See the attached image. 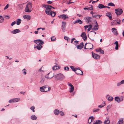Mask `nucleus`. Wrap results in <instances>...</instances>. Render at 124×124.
Here are the masks:
<instances>
[{
    "mask_svg": "<svg viewBox=\"0 0 124 124\" xmlns=\"http://www.w3.org/2000/svg\"><path fill=\"white\" fill-rule=\"evenodd\" d=\"M42 6L46 8L45 13L47 15H50L52 17H54L56 15L55 12L53 11H50V8L49 7V5L43 4Z\"/></svg>",
    "mask_w": 124,
    "mask_h": 124,
    "instance_id": "nucleus-1",
    "label": "nucleus"
},
{
    "mask_svg": "<svg viewBox=\"0 0 124 124\" xmlns=\"http://www.w3.org/2000/svg\"><path fill=\"white\" fill-rule=\"evenodd\" d=\"M54 78H55V80L56 81L62 80L64 79L65 76L62 74L59 73L55 75Z\"/></svg>",
    "mask_w": 124,
    "mask_h": 124,
    "instance_id": "nucleus-2",
    "label": "nucleus"
},
{
    "mask_svg": "<svg viewBox=\"0 0 124 124\" xmlns=\"http://www.w3.org/2000/svg\"><path fill=\"white\" fill-rule=\"evenodd\" d=\"M31 4L30 2L28 3L26 5L25 9V11L26 12H31L32 9Z\"/></svg>",
    "mask_w": 124,
    "mask_h": 124,
    "instance_id": "nucleus-3",
    "label": "nucleus"
},
{
    "mask_svg": "<svg viewBox=\"0 0 124 124\" xmlns=\"http://www.w3.org/2000/svg\"><path fill=\"white\" fill-rule=\"evenodd\" d=\"M54 76L53 73L50 72L45 76V78L47 79H50L53 77H54Z\"/></svg>",
    "mask_w": 124,
    "mask_h": 124,
    "instance_id": "nucleus-4",
    "label": "nucleus"
},
{
    "mask_svg": "<svg viewBox=\"0 0 124 124\" xmlns=\"http://www.w3.org/2000/svg\"><path fill=\"white\" fill-rule=\"evenodd\" d=\"M116 11L115 12L117 16L120 15H121L123 12V11L122 9L120 8L116 9H115Z\"/></svg>",
    "mask_w": 124,
    "mask_h": 124,
    "instance_id": "nucleus-5",
    "label": "nucleus"
},
{
    "mask_svg": "<svg viewBox=\"0 0 124 124\" xmlns=\"http://www.w3.org/2000/svg\"><path fill=\"white\" fill-rule=\"evenodd\" d=\"M34 42L35 43L38 44H39V45H42L44 44V42L42 40L40 39L34 40Z\"/></svg>",
    "mask_w": 124,
    "mask_h": 124,
    "instance_id": "nucleus-6",
    "label": "nucleus"
},
{
    "mask_svg": "<svg viewBox=\"0 0 124 124\" xmlns=\"http://www.w3.org/2000/svg\"><path fill=\"white\" fill-rule=\"evenodd\" d=\"M58 17L59 18H60L63 20H66V19H68V16H66L65 14H62L58 16Z\"/></svg>",
    "mask_w": 124,
    "mask_h": 124,
    "instance_id": "nucleus-7",
    "label": "nucleus"
},
{
    "mask_svg": "<svg viewBox=\"0 0 124 124\" xmlns=\"http://www.w3.org/2000/svg\"><path fill=\"white\" fill-rule=\"evenodd\" d=\"M92 57L95 59H98L100 58V56L97 54H93V52H92Z\"/></svg>",
    "mask_w": 124,
    "mask_h": 124,
    "instance_id": "nucleus-8",
    "label": "nucleus"
},
{
    "mask_svg": "<svg viewBox=\"0 0 124 124\" xmlns=\"http://www.w3.org/2000/svg\"><path fill=\"white\" fill-rule=\"evenodd\" d=\"M62 25L61 26V29L63 32L65 31L66 28V23L65 22L62 21Z\"/></svg>",
    "mask_w": 124,
    "mask_h": 124,
    "instance_id": "nucleus-9",
    "label": "nucleus"
},
{
    "mask_svg": "<svg viewBox=\"0 0 124 124\" xmlns=\"http://www.w3.org/2000/svg\"><path fill=\"white\" fill-rule=\"evenodd\" d=\"M91 18H92L90 17H84V19L88 23H89L90 22H92V20L90 19Z\"/></svg>",
    "mask_w": 124,
    "mask_h": 124,
    "instance_id": "nucleus-10",
    "label": "nucleus"
},
{
    "mask_svg": "<svg viewBox=\"0 0 124 124\" xmlns=\"http://www.w3.org/2000/svg\"><path fill=\"white\" fill-rule=\"evenodd\" d=\"M80 36L85 41L86 40L87 37L85 32H83L82 34Z\"/></svg>",
    "mask_w": 124,
    "mask_h": 124,
    "instance_id": "nucleus-11",
    "label": "nucleus"
},
{
    "mask_svg": "<svg viewBox=\"0 0 124 124\" xmlns=\"http://www.w3.org/2000/svg\"><path fill=\"white\" fill-rule=\"evenodd\" d=\"M84 43L81 42L79 45H78L77 46V48L78 49H81L83 48L84 46Z\"/></svg>",
    "mask_w": 124,
    "mask_h": 124,
    "instance_id": "nucleus-12",
    "label": "nucleus"
},
{
    "mask_svg": "<svg viewBox=\"0 0 124 124\" xmlns=\"http://www.w3.org/2000/svg\"><path fill=\"white\" fill-rule=\"evenodd\" d=\"M47 88V87L46 86H43L40 87V90L41 92H46L45 89Z\"/></svg>",
    "mask_w": 124,
    "mask_h": 124,
    "instance_id": "nucleus-13",
    "label": "nucleus"
},
{
    "mask_svg": "<svg viewBox=\"0 0 124 124\" xmlns=\"http://www.w3.org/2000/svg\"><path fill=\"white\" fill-rule=\"evenodd\" d=\"M106 16L108 17L109 19L110 20H112L111 14L110 12H108L106 14Z\"/></svg>",
    "mask_w": 124,
    "mask_h": 124,
    "instance_id": "nucleus-14",
    "label": "nucleus"
},
{
    "mask_svg": "<svg viewBox=\"0 0 124 124\" xmlns=\"http://www.w3.org/2000/svg\"><path fill=\"white\" fill-rule=\"evenodd\" d=\"M75 73L77 75H82L83 74V71L79 69L75 71Z\"/></svg>",
    "mask_w": 124,
    "mask_h": 124,
    "instance_id": "nucleus-15",
    "label": "nucleus"
},
{
    "mask_svg": "<svg viewBox=\"0 0 124 124\" xmlns=\"http://www.w3.org/2000/svg\"><path fill=\"white\" fill-rule=\"evenodd\" d=\"M94 117L93 116H91L89 118L88 122L89 124H90L92 121L94 120Z\"/></svg>",
    "mask_w": 124,
    "mask_h": 124,
    "instance_id": "nucleus-16",
    "label": "nucleus"
},
{
    "mask_svg": "<svg viewBox=\"0 0 124 124\" xmlns=\"http://www.w3.org/2000/svg\"><path fill=\"white\" fill-rule=\"evenodd\" d=\"M21 32L20 31L19 29H16L14 30L11 32V33L13 34H15L16 33L20 32Z\"/></svg>",
    "mask_w": 124,
    "mask_h": 124,
    "instance_id": "nucleus-17",
    "label": "nucleus"
},
{
    "mask_svg": "<svg viewBox=\"0 0 124 124\" xmlns=\"http://www.w3.org/2000/svg\"><path fill=\"white\" fill-rule=\"evenodd\" d=\"M111 30L112 32L114 33L115 35H117L118 34L117 32L116 31V30L115 28H113Z\"/></svg>",
    "mask_w": 124,
    "mask_h": 124,
    "instance_id": "nucleus-18",
    "label": "nucleus"
},
{
    "mask_svg": "<svg viewBox=\"0 0 124 124\" xmlns=\"http://www.w3.org/2000/svg\"><path fill=\"white\" fill-rule=\"evenodd\" d=\"M106 98L108 101H112L113 99V98L112 97L110 96L109 95H107V96Z\"/></svg>",
    "mask_w": 124,
    "mask_h": 124,
    "instance_id": "nucleus-19",
    "label": "nucleus"
},
{
    "mask_svg": "<svg viewBox=\"0 0 124 124\" xmlns=\"http://www.w3.org/2000/svg\"><path fill=\"white\" fill-rule=\"evenodd\" d=\"M74 24L79 23L80 24H82L83 23V22L80 19H78L75 21L74 22Z\"/></svg>",
    "mask_w": 124,
    "mask_h": 124,
    "instance_id": "nucleus-20",
    "label": "nucleus"
},
{
    "mask_svg": "<svg viewBox=\"0 0 124 124\" xmlns=\"http://www.w3.org/2000/svg\"><path fill=\"white\" fill-rule=\"evenodd\" d=\"M102 123L101 121L100 120L94 121L93 124H101Z\"/></svg>",
    "mask_w": 124,
    "mask_h": 124,
    "instance_id": "nucleus-21",
    "label": "nucleus"
},
{
    "mask_svg": "<svg viewBox=\"0 0 124 124\" xmlns=\"http://www.w3.org/2000/svg\"><path fill=\"white\" fill-rule=\"evenodd\" d=\"M23 18L25 19H27L28 20H29L31 19V16L29 15H25L23 16Z\"/></svg>",
    "mask_w": 124,
    "mask_h": 124,
    "instance_id": "nucleus-22",
    "label": "nucleus"
},
{
    "mask_svg": "<svg viewBox=\"0 0 124 124\" xmlns=\"http://www.w3.org/2000/svg\"><path fill=\"white\" fill-rule=\"evenodd\" d=\"M110 121L109 118L108 117H106V120L105 121L104 123L105 124H109Z\"/></svg>",
    "mask_w": 124,
    "mask_h": 124,
    "instance_id": "nucleus-23",
    "label": "nucleus"
},
{
    "mask_svg": "<svg viewBox=\"0 0 124 124\" xmlns=\"http://www.w3.org/2000/svg\"><path fill=\"white\" fill-rule=\"evenodd\" d=\"M98 25H95L92 28V30L94 31H96L99 28Z\"/></svg>",
    "mask_w": 124,
    "mask_h": 124,
    "instance_id": "nucleus-24",
    "label": "nucleus"
},
{
    "mask_svg": "<svg viewBox=\"0 0 124 124\" xmlns=\"http://www.w3.org/2000/svg\"><path fill=\"white\" fill-rule=\"evenodd\" d=\"M115 100L118 103H119L122 101L120 99V98L118 97H116L115 98Z\"/></svg>",
    "mask_w": 124,
    "mask_h": 124,
    "instance_id": "nucleus-25",
    "label": "nucleus"
},
{
    "mask_svg": "<svg viewBox=\"0 0 124 124\" xmlns=\"http://www.w3.org/2000/svg\"><path fill=\"white\" fill-rule=\"evenodd\" d=\"M59 111L57 109H55L54 111V113L56 115H58L59 113Z\"/></svg>",
    "mask_w": 124,
    "mask_h": 124,
    "instance_id": "nucleus-26",
    "label": "nucleus"
},
{
    "mask_svg": "<svg viewBox=\"0 0 124 124\" xmlns=\"http://www.w3.org/2000/svg\"><path fill=\"white\" fill-rule=\"evenodd\" d=\"M13 102H15L18 101L20 100L19 98H16L12 99Z\"/></svg>",
    "mask_w": 124,
    "mask_h": 124,
    "instance_id": "nucleus-27",
    "label": "nucleus"
},
{
    "mask_svg": "<svg viewBox=\"0 0 124 124\" xmlns=\"http://www.w3.org/2000/svg\"><path fill=\"white\" fill-rule=\"evenodd\" d=\"M59 67L58 66V65L56 64L55 66H54L52 68V69L53 70H56L57 68H59Z\"/></svg>",
    "mask_w": 124,
    "mask_h": 124,
    "instance_id": "nucleus-28",
    "label": "nucleus"
},
{
    "mask_svg": "<svg viewBox=\"0 0 124 124\" xmlns=\"http://www.w3.org/2000/svg\"><path fill=\"white\" fill-rule=\"evenodd\" d=\"M70 68L73 71L75 72L78 69L77 68H75L73 66H70Z\"/></svg>",
    "mask_w": 124,
    "mask_h": 124,
    "instance_id": "nucleus-29",
    "label": "nucleus"
},
{
    "mask_svg": "<svg viewBox=\"0 0 124 124\" xmlns=\"http://www.w3.org/2000/svg\"><path fill=\"white\" fill-rule=\"evenodd\" d=\"M91 33L90 34V36H93L94 37L95 36L96 32L94 31H91L90 32Z\"/></svg>",
    "mask_w": 124,
    "mask_h": 124,
    "instance_id": "nucleus-30",
    "label": "nucleus"
},
{
    "mask_svg": "<svg viewBox=\"0 0 124 124\" xmlns=\"http://www.w3.org/2000/svg\"><path fill=\"white\" fill-rule=\"evenodd\" d=\"M98 8H105V6L102 4H99L98 5Z\"/></svg>",
    "mask_w": 124,
    "mask_h": 124,
    "instance_id": "nucleus-31",
    "label": "nucleus"
},
{
    "mask_svg": "<svg viewBox=\"0 0 124 124\" xmlns=\"http://www.w3.org/2000/svg\"><path fill=\"white\" fill-rule=\"evenodd\" d=\"M31 118L33 120H35L37 119V117L35 115H32L31 116Z\"/></svg>",
    "mask_w": 124,
    "mask_h": 124,
    "instance_id": "nucleus-32",
    "label": "nucleus"
},
{
    "mask_svg": "<svg viewBox=\"0 0 124 124\" xmlns=\"http://www.w3.org/2000/svg\"><path fill=\"white\" fill-rule=\"evenodd\" d=\"M4 21V19L3 17L1 16H0V23H2Z\"/></svg>",
    "mask_w": 124,
    "mask_h": 124,
    "instance_id": "nucleus-33",
    "label": "nucleus"
},
{
    "mask_svg": "<svg viewBox=\"0 0 124 124\" xmlns=\"http://www.w3.org/2000/svg\"><path fill=\"white\" fill-rule=\"evenodd\" d=\"M36 47L38 50H41L42 48V45H39L37 46Z\"/></svg>",
    "mask_w": 124,
    "mask_h": 124,
    "instance_id": "nucleus-34",
    "label": "nucleus"
},
{
    "mask_svg": "<svg viewBox=\"0 0 124 124\" xmlns=\"http://www.w3.org/2000/svg\"><path fill=\"white\" fill-rule=\"evenodd\" d=\"M91 8H84V9L87 10H88L89 9H90L91 10H92L93 9V7L92 5H91Z\"/></svg>",
    "mask_w": 124,
    "mask_h": 124,
    "instance_id": "nucleus-35",
    "label": "nucleus"
},
{
    "mask_svg": "<svg viewBox=\"0 0 124 124\" xmlns=\"http://www.w3.org/2000/svg\"><path fill=\"white\" fill-rule=\"evenodd\" d=\"M22 73L25 75L27 73L25 69H24L22 70Z\"/></svg>",
    "mask_w": 124,
    "mask_h": 124,
    "instance_id": "nucleus-36",
    "label": "nucleus"
},
{
    "mask_svg": "<svg viewBox=\"0 0 124 124\" xmlns=\"http://www.w3.org/2000/svg\"><path fill=\"white\" fill-rule=\"evenodd\" d=\"M70 90L69 92L70 93H71L73 92L74 90V87L73 86H71L70 87Z\"/></svg>",
    "mask_w": 124,
    "mask_h": 124,
    "instance_id": "nucleus-37",
    "label": "nucleus"
},
{
    "mask_svg": "<svg viewBox=\"0 0 124 124\" xmlns=\"http://www.w3.org/2000/svg\"><path fill=\"white\" fill-rule=\"evenodd\" d=\"M111 24L112 25H116V22L115 20H113L111 23Z\"/></svg>",
    "mask_w": 124,
    "mask_h": 124,
    "instance_id": "nucleus-38",
    "label": "nucleus"
},
{
    "mask_svg": "<svg viewBox=\"0 0 124 124\" xmlns=\"http://www.w3.org/2000/svg\"><path fill=\"white\" fill-rule=\"evenodd\" d=\"M21 19H18L17 22L16 24L17 25H19L21 23Z\"/></svg>",
    "mask_w": 124,
    "mask_h": 124,
    "instance_id": "nucleus-39",
    "label": "nucleus"
},
{
    "mask_svg": "<svg viewBox=\"0 0 124 124\" xmlns=\"http://www.w3.org/2000/svg\"><path fill=\"white\" fill-rule=\"evenodd\" d=\"M105 105V103L104 102V103H102V105L98 106V107L99 108H101L104 106Z\"/></svg>",
    "mask_w": 124,
    "mask_h": 124,
    "instance_id": "nucleus-40",
    "label": "nucleus"
},
{
    "mask_svg": "<svg viewBox=\"0 0 124 124\" xmlns=\"http://www.w3.org/2000/svg\"><path fill=\"white\" fill-rule=\"evenodd\" d=\"M123 120H121L119 121L117 124H123Z\"/></svg>",
    "mask_w": 124,
    "mask_h": 124,
    "instance_id": "nucleus-41",
    "label": "nucleus"
},
{
    "mask_svg": "<svg viewBox=\"0 0 124 124\" xmlns=\"http://www.w3.org/2000/svg\"><path fill=\"white\" fill-rule=\"evenodd\" d=\"M108 6H115V4L112 3V2H110L109 3H108Z\"/></svg>",
    "mask_w": 124,
    "mask_h": 124,
    "instance_id": "nucleus-42",
    "label": "nucleus"
},
{
    "mask_svg": "<svg viewBox=\"0 0 124 124\" xmlns=\"http://www.w3.org/2000/svg\"><path fill=\"white\" fill-rule=\"evenodd\" d=\"M19 9L20 10L22 9L23 8V6L22 5H18Z\"/></svg>",
    "mask_w": 124,
    "mask_h": 124,
    "instance_id": "nucleus-43",
    "label": "nucleus"
},
{
    "mask_svg": "<svg viewBox=\"0 0 124 124\" xmlns=\"http://www.w3.org/2000/svg\"><path fill=\"white\" fill-rule=\"evenodd\" d=\"M51 40L52 41H54L56 39L55 38L54 36L52 37L51 38Z\"/></svg>",
    "mask_w": 124,
    "mask_h": 124,
    "instance_id": "nucleus-44",
    "label": "nucleus"
},
{
    "mask_svg": "<svg viewBox=\"0 0 124 124\" xmlns=\"http://www.w3.org/2000/svg\"><path fill=\"white\" fill-rule=\"evenodd\" d=\"M40 29H42V31H44L45 30V28H38L37 29V30L38 31Z\"/></svg>",
    "mask_w": 124,
    "mask_h": 124,
    "instance_id": "nucleus-45",
    "label": "nucleus"
},
{
    "mask_svg": "<svg viewBox=\"0 0 124 124\" xmlns=\"http://www.w3.org/2000/svg\"><path fill=\"white\" fill-rule=\"evenodd\" d=\"M35 108V107L34 106H33L31 107L30 108V109H31L32 110V111L33 112H35V110H34Z\"/></svg>",
    "mask_w": 124,
    "mask_h": 124,
    "instance_id": "nucleus-46",
    "label": "nucleus"
},
{
    "mask_svg": "<svg viewBox=\"0 0 124 124\" xmlns=\"http://www.w3.org/2000/svg\"><path fill=\"white\" fill-rule=\"evenodd\" d=\"M9 6V5L8 4H7V5H6V6L4 7V10L6 9H7L8 8Z\"/></svg>",
    "mask_w": 124,
    "mask_h": 124,
    "instance_id": "nucleus-47",
    "label": "nucleus"
},
{
    "mask_svg": "<svg viewBox=\"0 0 124 124\" xmlns=\"http://www.w3.org/2000/svg\"><path fill=\"white\" fill-rule=\"evenodd\" d=\"M101 49L100 48H99V49H96V51L97 52H100V51L101 50Z\"/></svg>",
    "mask_w": 124,
    "mask_h": 124,
    "instance_id": "nucleus-48",
    "label": "nucleus"
},
{
    "mask_svg": "<svg viewBox=\"0 0 124 124\" xmlns=\"http://www.w3.org/2000/svg\"><path fill=\"white\" fill-rule=\"evenodd\" d=\"M64 38L65 39L67 40L68 41L69 38L68 37L65 36L64 37Z\"/></svg>",
    "mask_w": 124,
    "mask_h": 124,
    "instance_id": "nucleus-49",
    "label": "nucleus"
},
{
    "mask_svg": "<svg viewBox=\"0 0 124 124\" xmlns=\"http://www.w3.org/2000/svg\"><path fill=\"white\" fill-rule=\"evenodd\" d=\"M45 80V79L44 78H41L40 81V82H41V83H43Z\"/></svg>",
    "mask_w": 124,
    "mask_h": 124,
    "instance_id": "nucleus-50",
    "label": "nucleus"
},
{
    "mask_svg": "<svg viewBox=\"0 0 124 124\" xmlns=\"http://www.w3.org/2000/svg\"><path fill=\"white\" fill-rule=\"evenodd\" d=\"M16 22L15 21L12 22L11 24V25L12 26H13L14 25L16 24Z\"/></svg>",
    "mask_w": 124,
    "mask_h": 124,
    "instance_id": "nucleus-51",
    "label": "nucleus"
},
{
    "mask_svg": "<svg viewBox=\"0 0 124 124\" xmlns=\"http://www.w3.org/2000/svg\"><path fill=\"white\" fill-rule=\"evenodd\" d=\"M60 115L62 116H63L64 115V113L62 111H61L60 112Z\"/></svg>",
    "mask_w": 124,
    "mask_h": 124,
    "instance_id": "nucleus-52",
    "label": "nucleus"
},
{
    "mask_svg": "<svg viewBox=\"0 0 124 124\" xmlns=\"http://www.w3.org/2000/svg\"><path fill=\"white\" fill-rule=\"evenodd\" d=\"M116 25L117 24L119 25H120L121 24V21H117L116 22Z\"/></svg>",
    "mask_w": 124,
    "mask_h": 124,
    "instance_id": "nucleus-53",
    "label": "nucleus"
},
{
    "mask_svg": "<svg viewBox=\"0 0 124 124\" xmlns=\"http://www.w3.org/2000/svg\"><path fill=\"white\" fill-rule=\"evenodd\" d=\"M99 108H98L97 109H94L93 110V112H97L98 111H99Z\"/></svg>",
    "mask_w": 124,
    "mask_h": 124,
    "instance_id": "nucleus-54",
    "label": "nucleus"
},
{
    "mask_svg": "<svg viewBox=\"0 0 124 124\" xmlns=\"http://www.w3.org/2000/svg\"><path fill=\"white\" fill-rule=\"evenodd\" d=\"M100 53L102 54H104V52L103 50H102L101 49V50L100 51Z\"/></svg>",
    "mask_w": 124,
    "mask_h": 124,
    "instance_id": "nucleus-55",
    "label": "nucleus"
},
{
    "mask_svg": "<svg viewBox=\"0 0 124 124\" xmlns=\"http://www.w3.org/2000/svg\"><path fill=\"white\" fill-rule=\"evenodd\" d=\"M69 67H67L66 66L64 68V69L66 70H69Z\"/></svg>",
    "mask_w": 124,
    "mask_h": 124,
    "instance_id": "nucleus-56",
    "label": "nucleus"
},
{
    "mask_svg": "<svg viewBox=\"0 0 124 124\" xmlns=\"http://www.w3.org/2000/svg\"><path fill=\"white\" fill-rule=\"evenodd\" d=\"M121 84H122L120 82L118 83L117 84V86H118L120 85Z\"/></svg>",
    "mask_w": 124,
    "mask_h": 124,
    "instance_id": "nucleus-57",
    "label": "nucleus"
},
{
    "mask_svg": "<svg viewBox=\"0 0 124 124\" xmlns=\"http://www.w3.org/2000/svg\"><path fill=\"white\" fill-rule=\"evenodd\" d=\"M4 16L6 18V19H9L10 18L9 16H8L6 15V16Z\"/></svg>",
    "mask_w": 124,
    "mask_h": 124,
    "instance_id": "nucleus-58",
    "label": "nucleus"
},
{
    "mask_svg": "<svg viewBox=\"0 0 124 124\" xmlns=\"http://www.w3.org/2000/svg\"><path fill=\"white\" fill-rule=\"evenodd\" d=\"M118 45H116V46H115V49L116 50H117L118 49Z\"/></svg>",
    "mask_w": 124,
    "mask_h": 124,
    "instance_id": "nucleus-59",
    "label": "nucleus"
},
{
    "mask_svg": "<svg viewBox=\"0 0 124 124\" xmlns=\"http://www.w3.org/2000/svg\"><path fill=\"white\" fill-rule=\"evenodd\" d=\"M75 39V38H74L72 39H71V43H72L73 42V40Z\"/></svg>",
    "mask_w": 124,
    "mask_h": 124,
    "instance_id": "nucleus-60",
    "label": "nucleus"
},
{
    "mask_svg": "<svg viewBox=\"0 0 124 124\" xmlns=\"http://www.w3.org/2000/svg\"><path fill=\"white\" fill-rule=\"evenodd\" d=\"M89 27L88 25H86L84 26V27L85 28V29H86L87 28Z\"/></svg>",
    "mask_w": 124,
    "mask_h": 124,
    "instance_id": "nucleus-61",
    "label": "nucleus"
},
{
    "mask_svg": "<svg viewBox=\"0 0 124 124\" xmlns=\"http://www.w3.org/2000/svg\"><path fill=\"white\" fill-rule=\"evenodd\" d=\"M13 99H10L9 101L8 102L9 103L13 102Z\"/></svg>",
    "mask_w": 124,
    "mask_h": 124,
    "instance_id": "nucleus-62",
    "label": "nucleus"
},
{
    "mask_svg": "<svg viewBox=\"0 0 124 124\" xmlns=\"http://www.w3.org/2000/svg\"><path fill=\"white\" fill-rule=\"evenodd\" d=\"M89 27V28L91 29H92V25L91 24H89L88 25Z\"/></svg>",
    "mask_w": 124,
    "mask_h": 124,
    "instance_id": "nucleus-63",
    "label": "nucleus"
},
{
    "mask_svg": "<svg viewBox=\"0 0 124 124\" xmlns=\"http://www.w3.org/2000/svg\"><path fill=\"white\" fill-rule=\"evenodd\" d=\"M48 90H46V91H45V92H46L47 91H48L49 90H51V87H47Z\"/></svg>",
    "mask_w": 124,
    "mask_h": 124,
    "instance_id": "nucleus-64",
    "label": "nucleus"
}]
</instances>
